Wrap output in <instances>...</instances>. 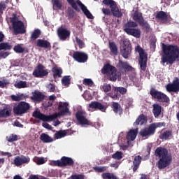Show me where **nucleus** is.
Segmentation results:
<instances>
[{"label": "nucleus", "instance_id": "4468645a", "mask_svg": "<svg viewBox=\"0 0 179 179\" xmlns=\"http://www.w3.org/2000/svg\"><path fill=\"white\" fill-rule=\"evenodd\" d=\"M76 118L81 125H89L90 124V122L86 119V113L84 111L77 112Z\"/></svg>", "mask_w": 179, "mask_h": 179}, {"label": "nucleus", "instance_id": "7c9ffc66", "mask_svg": "<svg viewBox=\"0 0 179 179\" xmlns=\"http://www.w3.org/2000/svg\"><path fill=\"white\" fill-rule=\"evenodd\" d=\"M36 45L38 47H43L44 48H48V47H50V43L47 41L39 39L36 41Z\"/></svg>", "mask_w": 179, "mask_h": 179}, {"label": "nucleus", "instance_id": "f03ea898", "mask_svg": "<svg viewBox=\"0 0 179 179\" xmlns=\"http://www.w3.org/2000/svg\"><path fill=\"white\" fill-rule=\"evenodd\" d=\"M163 52L162 64H173L174 61H179V48L177 45H164Z\"/></svg>", "mask_w": 179, "mask_h": 179}, {"label": "nucleus", "instance_id": "09e8293b", "mask_svg": "<svg viewBox=\"0 0 179 179\" xmlns=\"http://www.w3.org/2000/svg\"><path fill=\"white\" fill-rule=\"evenodd\" d=\"M94 170L98 173H103V171H106L107 170V166H96L94 168Z\"/></svg>", "mask_w": 179, "mask_h": 179}, {"label": "nucleus", "instance_id": "b1692460", "mask_svg": "<svg viewBox=\"0 0 179 179\" xmlns=\"http://www.w3.org/2000/svg\"><path fill=\"white\" fill-rule=\"evenodd\" d=\"M10 108L8 106L4 107L3 109L0 110V118L9 117V115H10Z\"/></svg>", "mask_w": 179, "mask_h": 179}, {"label": "nucleus", "instance_id": "a878e982", "mask_svg": "<svg viewBox=\"0 0 179 179\" xmlns=\"http://www.w3.org/2000/svg\"><path fill=\"white\" fill-rule=\"evenodd\" d=\"M32 99L35 101H41V100H43V99H44V95L42 94L41 92H40L38 91H35L33 93Z\"/></svg>", "mask_w": 179, "mask_h": 179}, {"label": "nucleus", "instance_id": "c9c22d12", "mask_svg": "<svg viewBox=\"0 0 179 179\" xmlns=\"http://www.w3.org/2000/svg\"><path fill=\"white\" fill-rule=\"evenodd\" d=\"M109 48L112 54H114L115 55H117V54H118V49L117 48V45H115V43H114V42L109 43Z\"/></svg>", "mask_w": 179, "mask_h": 179}, {"label": "nucleus", "instance_id": "e2e57ef3", "mask_svg": "<svg viewBox=\"0 0 179 179\" xmlns=\"http://www.w3.org/2000/svg\"><path fill=\"white\" fill-rule=\"evenodd\" d=\"M123 67L124 68V69H127V71H132L133 69L132 66H129L128 63H124Z\"/></svg>", "mask_w": 179, "mask_h": 179}, {"label": "nucleus", "instance_id": "79ce46f5", "mask_svg": "<svg viewBox=\"0 0 179 179\" xmlns=\"http://www.w3.org/2000/svg\"><path fill=\"white\" fill-rule=\"evenodd\" d=\"M14 51L15 52H18L19 54L23 52V51H24V49L23 48V47H22V45H17L14 47L13 48Z\"/></svg>", "mask_w": 179, "mask_h": 179}, {"label": "nucleus", "instance_id": "7ed1b4c3", "mask_svg": "<svg viewBox=\"0 0 179 179\" xmlns=\"http://www.w3.org/2000/svg\"><path fill=\"white\" fill-rule=\"evenodd\" d=\"M156 156L159 157L158 162L159 169H164L170 164L171 162V157L167 153V150L162 148H158L155 150Z\"/></svg>", "mask_w": 179, "mask_h": 179}, {"label": "nucleus", "instance_id": "9b49d317", "mask_svg": "<svg viewBox=\"0 0 179 179\" xmlns=\"http://www.w3.org/2000/svg\"><path fill=\"white\" fill-rule=\"evenodd\" d=\"M121 52L124 58H128L132 48L131 47V43L128 40L123 41V43L121 45Z\"/></svg>", "mask_w": 179, "mask_h": 179}, {"label": "nucleus", "instance_id": "3c124183", "mask_svg": "<svg viewBox=\"0 0 179 179\" xmlns=\"http://www.w3.org/2000/svg\"><path fill=\"white\" fill-rule=\"evenodd\" d=\"M113 158L116 159L117 160L122 159V152L118 151L116 152L115 154L113 155Z\"/></svg>", "mask_w": 179, "mask_h": 179}, {"label": "nucleus", "instance_id": "ddd939ff", "mask_svg": "<svg viewBox=\"0 0 179 179\" xmlns=\"http://www.w3.org/2000/svg\"><path fill=\"white\" fill-rule=\"evenodd\" d=\"M33 75L36 76V78H43V76H47V75H48V71L44 70L43 65L40 64L35 69Z\"/></svg>", "mask_w": 179, "mask_h": 179}, {"label": "nucleus", "instance_id": "58836bf2", "mask_svg": "<svg viewBox=\"0 0 179 179\" xmlns=\"http://www.w3.org/2000/svg\"><path fill=\"white\" fill-rule=\"evenodd\" d=\"M40 34H41L40 29L34 30L31 36V40H36V38H38V37H40Z\"/></svg>", "mask_w": 179, "mask_h": 179}, {"label": "nucleus", "instance_id": "ea45409f", "mask_svg": "<svg viewBox=\"0 0 179 179\" xmlns=\"http://www.w3.org/2000/svg\"><path fill=\"white\" fill-rule=\"evenodd\" d=\"M10 84V82H9V80L6 78H3L1 80H0V87L1 89H3V87H6V86L9 85Z\"/></svg>", "mask_w": 179, "mask_h": 179}, {"label": "nucleus", "instance_id": "2eb2a0df", "mask_svg": "<svg viewBox=\"0 0 179 179\" xmlns=\"http://www.w3.org/2000/svg\"><path fill=\"white\" fill-rule=\"evenodd\" d=\"M167 92H179V79L176 78L172 84H168L166 86Z\"/></svg>", "mask_w": 179, "mask_h": 179}, {"label": "nucleus", "instance_id": "e433bc0d", "mask_svg": "<svg viewBox=\"0 0 179 179\" xmlns=\"http://www.w3.org/2000/svg\"><path fill=\"white\" fill-rule=\"evenodd\" d=\"M53 9H61L62 8V3L59 0H52Z\"/></svg>", "mask_w": 179, "mask_h": 179}, {"label": "nucleus", "instance_id": "9d476101", "mask_svg": "<svg viewBox=\"0 0 179 179\" xmlns=\"http://www.w3.org/2000/svg\"><path fill=\"white\" fill-rule=\"evenodd\" d=\"M11 22L13 23V27L15 33L17 34H23L26 33V29L24 28V24L22 21L16 20L11 18Z\"/></svg>", "mask_w": 179, "mask_h": 179}, {"label": "nucleus", "instance_id": "2f4dec72", "mask_svg": "<svg viewBox=\"0 0 179 179\" xmlns=\"http://www.w3.org/2000/svg\"><path fill=\"white\" fill-rule=\"evenodd\" d=\"M14 86L17 87V89H24L25 87H29V84H27L26 81H20L15 82Z\"/></svg>", "mask_w": 179, "mask_h": 179}, {"label": "nucleus", "instance_id": "864d4df0", "mask_svg": "<svg viewBox=\"0 0 179 179\" xmlns=\"http://www.w3.org/2000/svg\"><path fill=\"white\" fill-rule=\"evenodd\" d=\"M11 99L13 101H20L22 100V95H11Z\"/></svg>", "mask_w": 179, "mask_h": 179}, {"label": "nucleus", "instance_id": "39448f33", "mask_svg": "<svg viewBox=\"0 0 179 179\" xmlns=\"http://www.w3.org/2000/svg\"><path fill=\"white\" fill-rule=\"evenodd\" d=\"M67 2L75 9L76 10H78V6H80L81 10L83 12L84 15L88 17V19H93V15L90 13V11L87 9V7L85 6L82 2L79 0H67Z\"/></svg>", "mask_w": 179, "mask_h": 179}, {"label": "nucleus", "instance_id": "c85d7f7f", "mask_svg": "<svg viewBox=\"0 0 179 179\" xmlns=\"http://www.w3.org/2000/svg\"><path fill=\"white\" fill-rule=\"evenodd\" d=\"M112 108H113L114 113L116 114H122V108H121V106L118 104V103L113 102L112 104Z\"/></svg>", "mask_w": 179, "mask_h": 179}, {"label": "nucleus", "instance_id": "72a5a7b5", "mask_svg": "<svg viewBox=\"0 0 179 179\" xmlns=\"http://www.w3.org/2000/svg\"><path fill=\"white\" fill-rule=\"evenodd\" d=\"M52 72L55 78H60L61 75H62V69L57 66L52 68Z\"/></svg>", "mask_w": 179, "mask_h": 179}, {"label": "nucleus", "instance_id": "052dcab7", "mask_svg": "<svg viewBox=\"0 0 179 179\" xmlns=\"http://www.w3.org/2000/svg\"><path fill=\"white\" fill-rule=\"evenodd\" d=\"M72 179H85V177L83 175H72L71 176Z\"/></svg>", "mask_w": 179, "mask_h": 179}, {"label": "nucleus", "instance_id": "680f3d73", "mask_svg": "<svg viewBox=\"0 0 179 179\" xmlns=\"http://www.w3.org/2000/svg\"><path fill=\"white\" fill-rule=\"evenodd\" d=\"M42 127H43V128H45L46 129H48L49 131H51V129H52V127H51V125H50L48 123H43Z\"/></svg>", "mask_w": 179, "mask_h": 179}, {"label": "nucleus", "instance_id": "f3484780", "mask_svg": "<svg viewBox=\"0 0 179 179\" xmlns=\"http://www.w3.org/2000/svg\"><path fill=\"white\" fill-rule=\"evenodd\" d=\"M97 109L104 112L106 111L107 108L101 105V103L99 102H92L91 103L89 104V108H88L89 111H94V110H97Z\"/></svg>", "mask_w": 179, "mask_h": 179}, {"label": "nucleus", "instance_id": "412c9836", "mask_svg": "<svg viewBox=\"0 0 179 179\" xmlns=\"http://www.w3.org/2000/svg\"><path fill=\"white\" fill-rule=\"evenodd\" d=\"M137 135H138V129L129 130V131L127 133V139L128 141L127 142H129L130 141H135Z\"/></svg>", "mask_w": 179, "mask_h": 179}, {"label": "nucleus", "instance_id": "f8f14e48", "mask_svg": "<svg viewBox=\"0 0 179 179\" xmlns=\"http://www.w3.org/2000/svg\"><path fill=\"white\" fill-rule=\"evenodd\" d=\"M150 94L154 97L155 99H157L158 101H164L165 103L169 102V97L166 96V94L152 89L150 91Z\"/></svg>", "mask_w": 179, "mask_h": 179}, {"label": "nucleus", "instance_id": "393cba45", "mask_svg": "<svg viewBox=\"0 0 179 179\" xmlns=\"http://www.w3.org/2000/svg\"><path fill=\"white\" fill-rule=\"evenodd\" d=\"M146 121H148L146 117L143 115H141L136 120L134 125H143V124H146Z\"/></svg>", "mask_w": 179, "mask_h": 179}, {"label": "nucleus", "instance_id": "338daca9", "mask_svg": "<svg viewBox=\"0 0 179 179\" xmlns=\"http://www.w3.org/2000/svg\"><path fill=\"white\" fill-rule=\"evenodd\" d=\"M102 12L104 15H110V13H111V11H110L108 8H103Z\"/></svg>", "mask_w": 179, "mask_h": 179}, {"label": "nucleus", "instance_id": "37998d69", "mask_svg": "<svg viewBox=\"0 0 179 179\" xmlns=\"http://www.w3.org/2000/svg\"><path fill=\"white\" fill-rule=\"evenodd\" d=\"M12 48V46L9 45L8 43H0V50H10Z\"/></svg>", "mask_w": 179, "mask_h": 179}, {"label": "nucleus", "instance_id": "1a4fd4ad", "mask_svg": "<svg viewBox=\"0 0 179 179\" xmlns=\"http://www.w3.org/2000/svg\"><path fill=\"white\" fill-rule=\"evenodd\" d=\"M103 3L110 6L113 15L116 16V17H121L122 16V13H121L118 7H117L115 1L113 0H103Z\"/></svg>", "mask_w": 179, "mask_h": 179}, {"label": "nucleus", "instance_id": "20e7f679", "mask_svg": "<svg viewBox=\"0 0 179 179\" xmlns=\"http://www.w3.org/2000/svg\"><path fill=\"white\" fill-rule=\"evenodd\" d=\"M102 73L106 75L108 79L113 82H115L117 79L120 80L121 79V73L117 71L115 67L111 66L110 64H106L101 69Z\"/></svg>", "mask_w": 179, "mask_h": 179}, {"label": "nucleus", "instance_id": "603ef678", "mask_svg": "<svg viewBox=\"0 0 179 179\" xmlns=\"http://www.w3.org/2000/svg\"><path fill=\"white\" fill-rule=\"evenodd\" d=\"M57 99V96H55V95H52L49 96V101H48V104L47 105L48 107H50L51 106H52V102Z\"/></svg>", "mask_w": 179, "mask_h": 179}, {"label": "nucleus", "instance_id": "dca6fc26", "mask_svg": "<svg viewBox=\"0 0 179 179\" xmlns=\"http://www.w3.org/2000/svg\"><path fill=\"white\" fill-rule=\"evenodd\" d=\"M57 34L60 40H66L71 36V31L66 28L61 27L57 29Z\"/></svg>", "mask_w": 179, "mask_h": 179}, {"label": "nucleus", "instance_id": "c756f323", "mask_svg": "<svg viewBox=\"0 0 179 179\" xmlns=\"http://www.w3.org/2000/svg\"><path fill=\"white\" fill-rule=\"evenodd\" d=\"M141 162H142V157H141V156L135 157L134 161L133 171H136V170H138V167H139V165L141 164Z\"/></svg>", "mask_w": 179, "mask_h": 179}, {"label": "nucleus", "instance_id": "6e6d98bb", "mask_svg": "<svg viewBox=\"0 0 179 179\" xmlns=\"http://www.w3.org/2000/svg\"><path fill=\"white\" fill-rule=\"evenodd\" d=\"M76 43L79 45L80 48H83L85 47V43L79 38H76Z\"/></svg>", "mask_w": 179, "mask_h": 179}, {"label": "nucleus", "instance_id": "de8ad7c7", "mask_svg": "<svg viewBox=\"0 0 179 179\" xmlns=\"http://www.w3.org/2000/svg\"><path fill=\"white\" fill-rule=\"evenodd\" d=\"M83 97L85 100H92L93 99V96H92V94H90V91H86L84 94Z\"/></svg>", "mask_w": 179, "mask_h": 179}, {"label": "nucleus", "instance_id": "bb28decb", "mask_svg": "<svg viewBox=\"0 0 179 179\" xmlns=\"http://www.w3.org/2000/svg\"><path fill=\"white\" fill-rule=\"evenodd\" d=\"M41 140L42 142H44V143H50V142H53L54 139L51 138L48 134H46L45 133L42 134L41 135Z\"/></svg>", "mask_w": 179, "mask_h": 179}, {"label": "nucleus", "instance_id": "4be33fe9", "mask_svg": "<svg viewBox=\"0 0 179 179\" xmlns=\"http://www.w3.org/2000/svg\"><path fill=\"white\" fill-rule=\"evenodd\" d=\"M72 164H73V160L71 158L63 157L60 160V167L64 166H72Z\"/></svg>", "mask_w": 179, "mask_h": 179}, {"label": "nucleus", "instance_id": "0eeeda50", "mask_svg": "<svg viewBox=\"0 0 179 179\" xmlns=\"http://www.w3.org/2000/svg\"><path fill=\"white\" fill-rule=\"evenodd\" d=\"M29 110H30V104L24 101L20 102L13 108V111L17 115L26 114Z\"/></svg>", "mask_w": 179, "mask_h": 179}, {"label": "nucleus", "instance_id": "aec40b11", "mask_svg": "<svg viewBox=\"0 0 179 179\" xmlns=\"http://www.w3.org/2000/svg\"><path fill=\"white\" fill-rule=\"evenodd\" d=\"M29 162H30V158L27 157H16L14 159V164L19 166L24 164V163H29Z\"/></svg>", "mask_w": 179, "mask_h": 179}, {"label": "nucleus", "instance_id": "774afa93", "mask_svg": "<svg viewBox=\"0 0 179 179\" xmlns=\"http://www.w3.org/2000/svg\"><path fill=\"white\" fill-rule=\"evenodd\" d=\"M14 125L15 127H19L20 128H22V127H23V125L20 124V122H19L18 121H15Z\"/></svg>", "mask_w": 179, "mask_h": 179}, {"label": "nucleus", "instance_id": "5fc2aeb1", "mask_svg": "<svg viewBox=\"0 0 179 179\" xmlns=\"http://www.w3.org/2000/svg\"><path fill=\"white\" fill-rule=\"evenodd\" d=\"M83 83L84 85H87V86H92L93 81L92 80V79L85 78L83 80Z\"/></svg>", "mask_w": 179, "mask_h": 179}, {"label": "nucleus", "instance_id": "a18cd8bd", "mask_svg": "<svg viewBox=\"0 0 179 179\" xmlns=\"http://www.w3.org/2000/svg\"><path fill=\"white\" fill-rule=\"evenodd\" d=\"M101 89L105 93H107L111 90V85H110V84H103Z\"/></svg>", "mask_w": 179, "mask_h": 179}, {"label": "nucleus", "instance_id": "4c0bfd02", "mask_svg": "<svg viewBox=\"0 0 179 179\" xmlns=\"http://www.w3.org/2000/svg\"><path fill=\"white\" fill-rule=\"evenodd\" d=\"M157 17L158 19H161V20H164V22H166V20H167V19L169 18L167 15H166V13H164L163 11L158 13L157 14Z\"/></svg>", "mask_w": 179, "mask_h": 179}, {"label": "nucleus", "instance_id": "f257e3e1", "mask_svg": "<svg viewBox=\"0 0 179 179\" xmlns=\"http://www.w3.org/2000/svg\"><path fill=\"white\" fill-rule=\"evenodd\" d=\"M69 103L67 102H59L58 106L57 113L51 115H45L43 113H41L39 110H35L33 113V117L35 118H38V120H41L45 122H51L53 120H56V118H61V117H64V115H68V114H71L69 111Z\"/></svg>", "mask_w": 179, "mask_h": 179}, {"label": "nucleus", "instance_id": "473e14b6", "mask_svg": "<svg viewBox=\"0 0 179 179\" xmlns=\"http://www.w3.org/2000/svg\"><path fill=\"white\" fill-rule=\"evenodd\" d=\"M68 134L66 132V130H60L58 131H56L55 134V138L56 139H61V138H65V136Z\"/></svg>", "mask_w": 179, "mask_h": 179}, {"label": "nucleus", "instance_id": "f704fd0d", "mask_svg": "<svg viewBox=\"0 0 179 179\" xmlns=\"http://www.w3.org/2000/svg\"><path fill=\"white\" fill-rule=\"evenodd\" d=\"M101 177L103 179H118L113 173H103L101 174Z\"/></svg>", "mask_w": 179, "mask_h": 179}, {"label": "nucleus", "instance_id": "8fccbe9b", "mask_svg": "<svg viewBox=\"0 0 179 179\" xmlns=\"http://www.w3.org/2000/svg\"><path fill=\"white\" fill-rule=\"evenodd\" d=\"M171 136V132L166 131L161 135V139H169Z\"/></svg>", "mask_w": 179, "mask_h": 179}, {"label": "nucleus", "instance_id": "0e129e2a", "mask_svg": "<svg viewBox=\"0 0 179 179\" xmlns=\"http://www.w3.org/2000/svg\"><path fill=\"white\" fill-rule=\"evenodd\" d=\"M48 89L49 92H54V90H55V86H54L52 84H49L48 85Z\"/></svg>", "mask_w": 179, "mask_h": 179}, {"label": "nucleus", "instance_id": "13d9d810", "mask_svg": "<svg viewBox=\"0 0 179 179\" xmlns=\"http://www.w3.org/2000/svg\"><path fill=\"white\" fill-rule=\"evenodd\" d=\"M45 162H47V160L45 159H44L43 157H41V158L38 159V160L36 162V164H38V165L44 164V163H45Z\"/></svg>", "mask_w": 179, "mask_h": 179}, {"label": "nucleus", "instance_id": "bf43d9fd", "mask_svg": "<svg viewBox=\"0 0 179 179\" xmlns=\"http://www.w3.org/2000/svg\"><path fill=\"white\" fill-rule=\"evenodd\" d=\"M51 166H59V167H61V161L58 160V161H52L50 162Z\"/></svg>", "mask_w": 179, "mask_h": 179}, {"label": "nucleus", "instance_id": "c03bdc74", "mask_svg": "<svg viewBox=\"0 0 179 179\" xmlns=\"http://www.w3.org/2000/svg\"><path fill=\"white\" fill-rule=\"evenodd\" d=\"M115 92H119L121 94H125L127 93V89L122 87H114Z\"/></svg>", "mask_w": 179, "mask_h": 179}, {"label": "nucleus", "instance_id": "4d7b16f0", "mask_svg": "<svg viewBox=\"0 0 179 179\" xmlns=\"http://www.w3.org/2000/svg\"><path fill=\"white\" fill-rule=\"evenodd\" d=\"M151 125H154V131H156V128H160L161 127H163L164 125V123L158 122L152 124Z\"/></svg>", "mask_w": 179, "mask_h": 179}, {"label": "nucleus", "instance_id": "69168bd1", "mask_svg": "<svg viewBox=\"0 0 179 179\" xmlns=\"http://www.w3.org/2000/svg\"><path fill=\"white\" fill-rule=\"evenodd\" d=\"M9 55V53L8 52H0V57L1 58H6Z\"/></svg>", "mask_w": 179, "mask_h": 179}, {"label": "nucleus", "instance_id": "423d86ee", "mask_svg": "<svg viewBox=\"0 0 179 179\" xmlns=\"http://www.w3.org/2000/svg\"><path fill=\"white\" fill-rule=\"evenodd\" d=\"M136 26H138L136 22H129L124 26V31L129 36H133V37H136V38H139L141 37V30L132 28L136 27Z\"/></svg>", "mask_w": 179, "mask_h": 179}, {"label": "nucleus", "instance_id": "a19ab883", "mask_svg": "<svg viewBox=\"0 0 179 179\" xmlns=\"http://www.w3.org/2000/svg\"><path fill=\"white\" fill-rule=\"evenodd\" d=\"M62 82L64 86H68L71 83V78H69V76H64L62 78Z\"/></svg>", "mask_w": 179, "mask_h": 179}, {"label": "nucleus", "instance_id": "a211bd4d", "mask_svg": "<svg viewBox=\"0 0 179 179\" xmlns=\"http://www.w3.org/2000/svg\"><path fill=\"white\" fill-rule=\"evenodd\" d=\"M73 57L78 62H86L87 61V55L82 52H76L73 55Z\"/></svg>", "mask_w": 179, "mask_h": 179}, {"label": "nucleus", "instance_id": "5701e85b", "mask_svg": "<svg viewBox=\"0 0 179 179\" xmlns=\"http://www.w3.org/2000/svg\"><path fill=\"white\" fill-rule=\"evenodd\" d=\"M153 107V114L155 118H157L160 114H162V106L157 103L152 106Z\"/></svg>", "mask_w": 179, "mask_h": 179}, {"label": "nucleus", "instance_id": "6e6552de", "mask_svg": "<svg viewBox=\"0 0 179 179\" xmlns=\"http://www.w3.org/2000/svg\"><path fill=\"white\" fill-rule=\"evenodd\" d=\"M136 52H138L140 59H139V64L143 69V71H145L146 69V62H148V55L145 52V50L142 49L140 46H136L135 48Z\"/></svg>", "mask_w": 179, "mask_h": 179}, {"label": "nucleus", "instance_id": "6ab92c4d", "mask_svg": "<svg viewBox=\"0 0 179 179\" xmlns=\"http://www.w3.org/2000/svg\"><path fill=\"white\" fill-rule=\"evenodd\" d=\"M155 134V125L150 124L149 127L143 129L140 131V135L141 136H150Z\"/></svg>", "mask_w": 179, "mask_h": 179}, {"label": "nucleus", "instance_id": "cd10ccee", "mask_svg": "<svg viewBox=\"0 0 179 179\" xmlns=\"http://www.w3.org/2000/svg\"><path fill=\"white\" fill-rule=\"evenodd\" d=\"M133 19L134 20H135L136 22L140 24L143 23V17H142V13L138 11L134 12L133 15Z\"/></svg>", "mask_w": 179, "mask_h": 179}, {"label": "nucleus", "instance_id": "49530a36", "mask_svg": "<svg viewBox=\"0 0 179 179\" xmlns=\"http://www.w3.org/2000/svg\"><path fill=\"white\" fill-rule=\"evenodd\" d=\"M8 142H15V141H17V136L11 134L6 137Z\"/></svg>", "mask_w": 179, "mask_h": 179}]
</instances>
